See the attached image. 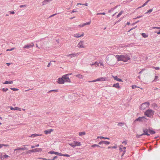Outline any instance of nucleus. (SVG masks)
<instances>
[{"instance_id":"obj_1","label":"nucleus","mask_w":160,"mask_h":160,"mask_svg":"<svg viewBox=\"0 0 160 160\" xmlns=\"http://www.w3.org/2000/svg\"><path fill=\"white\" fill-rule=\"evenodd\" d=\"M118 61H122L125 62L130 59V56L128 54H126L122 55H117L115 56Z\"/></svg>"},{"instance_id":"obj_2","label":"nucleus","mask_w":160,"mask_h":160,"mask_svg":"<svg viewBox=\"0 0 160 160\" xmlns=\"http://www.w3.org/2000/svg\"><path fill=\"white\" fill-rule=\"evenodd\" d=\"M143 133L141 134V135L149 136L150 134H153L155 132L150 129H143Z\"/></svg>"},{"instance_id":"obj_3","label":"nucleus","mask_w":160,"mask_h":160,"mask_svg":"<svg viewBox=\"0 0 160 160\" xmlns=\"http://www.w3.org/2000/svg\"><path fill=\"white\" fill-rule=\"evenodd\" d=\"M154 111L151 109H148L144 112V115L149 118L152 117L154 113Z\"/></svg>"},{"instance_id":"obj_4","label":"nucleus","mask_w":160,"mask_h":160,"mask_svg":"<svg viewBox=\"0 0 160 160\" xmlns=\"http://www.w3.org/2000/svg\"><path fill=\"white\" fill-rule=\"evenodd\" d=\"M149 105L150 103L148 102L143 103L141 105L140 109L141 110H144L148 108Z\"/></svg>"},{"instance_id":"obj_5","label":"nucleus","mask_w":160,"mask_h":160,"mask_svg":"<svg viewBox=\"0 0 160 160\" xmlns=\"http://www.w3.org/2000/svg\"><path fill=\"white\" fill-rule=\"evenodd\" d=\"M69 144L73 148H74L76 146H79L80 145V142L74 141L72 142L69 143Z\"/></svg>"},{"instance_id":"obj_6","label":"nucleus","mask_w":160,"mask_h":160,"mask_svg":"<svg viewBox=\"0 0 160 160\" xmlns=\"http://www.w3.org/2000/svg\"><path fill=\"white\" fill-rule=\"evenodd\" d=\"M119 150L120 152H122V154L121 157H122L126 152V148L125 147H123L122 145H120L119 146Z\"/></svg>"},{"instance_id":"obj_7","label":"nucleus","mask_w":160,"mask_h":160,"mask_svg":"<svg viewBox=\"0 0 160 160\" xmlns=\"http://www.w3.org/2000/svg\"><path fill=\"white\" fill-rule=\"evenodd\" d=\"M107 78L105 77H102L100 78H98V79L92 81L91 82H94L97 81H107Z\"/></svg>"},{"instance_id":"obj_8","label":"nucleus","mask_w":160,"mask_h":160,"mask_svg":"<svg viewBox=\"0 0 160 160\" xmlns=\"http://www.w3.org/2000/svg\"><path fill=\"white\" fill-rule=\"evenodd\" d=\"M68 76L69 74H66L62 76L65 82H70L71 81L68 77Z\"/></svg>"},{"instance_id":"obj_9","label":"nucleus","mask_w":160,"mask_h":160,"mask_svg":"<svg viewBox=\"0 0 160 160\" xmlns=\"http://www.w3.org/2000/svg\"><path fill=\"white\" fill-rule=\"evenodd\" d=\"M57 82L59 84H63L65 82V81L62 77L61 78H58L57 81Z\"/></svg>"},{"instance_id":"obj_10","label":"nucleus","mask_w":160,"mask_h":160,"mask_svg":"<svg viewBox=\"0 0 160 160\" xmlns=\"http://www.w3.org/2000/svg\"><path fill=\"white\" fill-rule=\"evenodd\" d=\"M34 46V44L33 43L28 44L27 45H25L23 47L24 48H30Z\"/></svg>"},{"instance_id":"obj_11","label":"nucleus","mask_w":160,"mask_h":160,"mask_svg":"<svg viewBox=\"0 0 160 160\" xmlns=\"http://www.w3.org/2000/svg\"><path fill=\"white\" fill-rule=\"evenodd\" d=\"M79 54L78 53H72L71 54L68 55L67 56L68 57H70L71 58H73L76 56H77Z\"/></svg>"},{"instance_id":"obj_12","label":"nucleus","mask_w":160,"mask_h":160,"mask_svg":"<svg viewBox=\"0 0 160 160\" xmlns=\"http://www.w3.org/2000/svg\"><path fill=\"white\" fill-rule=\"evenodd\" d=\"M95 63H96V65H97V66L98 67L100 66H103V67H104V64L103 62L102 61L100 62H95Z\"/></svg>"},{"instance_id":"obj_13","label":"nucleus","mask_w":160,"mask_h":160,"mask_svg":"<svg viewBox=\"0 0 160 160\" xmlns=\"http://www.w3.org/2000/svg\"><path fill=\"white\" fill-rule=\"evenodd\" d=\"M159 77L157 75H155L153 78H152V82H156L158 80H159Z\"/></svg>"},{"instance_id":"obj_14","label":"nucleus","mask_w":160,"mask_h":160,"mask_svg":"<svg viewBox=\"0 0 160 160\" xmlns=\"http://www.w3.org/2000/svg\"><path fill=\"white\" fill-rule=\"evenodd\" d=\"M52 131V129H50L44 131V132L46 134H50Z\"/></svg>"},{"instance_id":"obj_15","label":"nucleus","mask_w":160,"mask_h":160,"mask_svg":"<svg viewBox=\"0 0 160 160\" xmlns=\"http://www.w3.org/2000/svg\"><path fill=\"white\" fill-rule=\"evenodd\" d=\"M42 134H33L32 135L29 137L31 138H34L35 137L38 136H42Z\"/></svg>"},{"instance_id":"obj_16","label":"nucleus","mask_w":160,"mask_h":160,"mask_svg":"<svg viewBox=\"0 0 160 160\" xmlns=\"http://www.w3.org/2000/svg\"><path fill=\"white\" fill-rule=\"evenodd\" d=\"M112 87L117 88H120L119 84L118 83L113 84L112 85Z\"/></svg>"},{"instance_id":"obj_17","label":"nucleus","mask_w":160,"mask_h":160,"mask_svg":"<svg viewBox=\"0 0 160 160\" xmlns=\"http://www.w3.org/2000/svg\"><path fill=\"white\" fill-rule=\"evenodd\" d=\"M33 150V152H41L42 150V149L40 148H36Z\"/></svg>"},{"instance_id":"obj_18","label":"nucleus","mask_w":160,"mask_h":160,"mask_svg":"<svg viewBox=\"0 0 160 160\" xmlns=\"http://www.w3.org/2000/svg\"><path fill=\"white\" fill-rule=\"evenodd\" d=\"M113 77L115 80L118 81L122 82V80L120 78H118L117 76H113Z\"/></svg>"},{"instance_id":"obj_19","label":"nucleus","mask_w":160,"mask_h":160,"mask_svg":"<svg viewBox=\"0 0 160 160\" xmlns=\"http://www.w3.org/2000/svg\"><path fill=\"white\" fill-rule=\"evenodd\" d=\"M91 23V22H88L84 23L82 25H81V27H83L85 25H89Z\"/></svg>"},{"instance_id":"obj_20","label":"nucleus","mask_w":160,"mask_h":160,"mask_svg":"<svg viewBox=\"0 0 160 160\" xmlns=\"http://www.w3.org/2000/svg\"><path fill=\"white\" fill-rule=\"evenodd\" d=\"M52 0H44L42 2V4L43 5L46 4Z\"/></svg>"},{"instance_id":"obj_21","label":"nucleus","mask_w":160,"mask_h":160,"mask_svg":"<svg viewBox=\"0 0 160 160\" xmlns=\"http://www.w3.org/2000/svg\"><path fill=\"white\" fill-rule=\"evenodd\" d=\"M13 83V82L11 81H6L5 82L3 83L4 84H12Z\"/></svg>"},{"instance_id":"obj_22","label":"nucleus","mask_w":160,"mask_h":160,"mask_svg":"<svg viewBox=\"0 0 160 160\" xmlns=\"http://www.w3.org/2000/svg\"><path fill=\"white\" fill-rule=\"evenodd\" d=\"M144 118L143 117H139L137 118L135 120V121H143V120H142V118Z\"/></svg>"},{"instance_id":"obj_23","label":"nucleus","mask_w":160,"mask_h":160,"mask_svg":"<svg viewBox=\"0 0 160 160\" xmlns=\"http://www.w3.org/2000/svg\"><path fill=\"white\" fill-rule=\"evenodd\" d=\"M28 146V145H23V146L24 147L22 148V150L24 151V150H28V148L25 147V146Z\"/></svg>"},{"instance_id":"obj_24","label":"nucleus","mask_w":160,"mask_h":160,"mask_svg":"<svg viewBox=\"0 0 160 160\" xmlns=\"http://www.w3.org/2000/svg\"><path fill=\"white\" fill-rule=\"evenodd\" d=\"M91 147L92 148H94L95 147H100L101 148L100 146H99L98 145L96 144H94L93 145H91Z\"/></svg>"},{"instance_id":"obj_25","label":"nucleus","mask_w":160,"mask_h":160,"mask_svg":"<svg viewBox=\"0 0 160 160\" xmlns=\"http://www.w3.org/2000/svg\"><path fill=\"white\" fill-rule=\"evenodd\" d=\"M73 36H74V37H76L77 38H78L80 37V35L79 33L74 34L73 35Z\"/></svg>"},{"instance_id":"obj_26","label":"nucleus","mask_w":160,"mask_h":160,"mask_svg":"<svg viewBox=\"0 0 160 160\" xmlns=\"http://www.w3.org/2000/svg\"><path fill=\"white\" fill-rule=\"evenodd\" d=\"M9 145L8 144H0V148H2L3 146L8 147Z\"/></svg>"},{"instance_id":"obj_27","label":"nucleus","mask_w":160,"mask_h":160,"mask_svg":"<svg viewBox=\"0 0 160 160\" xmlns=\"http://www.w3.org/2000/svg\"><path fill=\"white\" fill-rule=\"evenodd\" d=\"M111 58V57L110 56H108L106 58V61H108L109 59Z\"/></svg>"},{"instance_id":"obj_28","label":"nucleus","mask_w":160,"mask_h":160,"mask_svg":"<svg viewBox=\"0 0 160 160\" xmlns=\"http://www.w3.org/2000/svg\"><path fill=\"white\" fill-rule=\"evenodd\" d=\"M142 35L144 38H147L148 37V35L145 33H142Z\"/></svg>"},{"instance_id":"obj_29","label":"nucleus","mask_w":160,"mask_h":160,"mask_svg":"<svg viewBox=\"0 0 160 160\" xmlns=\"http://www.w3.org/2000/svg\"><path fill=\"white\" fill-rule=\"evenodd\" d=\"M85 47H86L85 45L82 43V42H81V48H84Z\"/></svg>"},{"instance_id":"obj_30","label":"nucleus","mask_w":160,"mask_h":160,"mask_svg":"<svg viewBox=\"0 0 160 160\" xmlns=\"http://www.w3.org/2000/svg\"><path fill=\"white\" fill-rule=\"evenodd\" d=\"M58 92V90L55 89L50 90L48 91V92Z\"/></svg>"},{"instance_id":"obj_31","label":"nucleus","mask_w":160,"mask_h":160,"mask_svg":"<svg viewBox=\"0 0 160 160\" xmlns=\"http://www.w3.org/2000/svg\"><path fill=\"white\" fill-rule=\"evenodd\" d=\"M0 160H2V158H3V155L2 154V153H0Z\"/></svg>"},{"instance_id":"obj_32","label":"nucleus","mask_w":160,"mask_h":160,"mask_svg":"<svg viewBox=\"0 0 160 160\" xmlns=\"http://www.w3.org/2000/svg\"><path fill=\"white\" fill-rule=\"evenodd\" d=\"M56 155H58L59 156H62L63 154H62L61 153L58 152H56Z\"/></svg>"},{"instance_id":"obj_33","label":"nucleus","mask_w":160,"mask_h":160,"mask_svg":"<svg viewBox=\"0 0 160 160\" xmlns=\"http://www.w3.org/2000/svg\"><path fill=\"white\" fill-rule=\"evenodd\" d=\"M123 13V11H121L117 15V18H118L119 17L122 13Z\"/></svg>"},{"instance_id":"obj_34","label":"nucleus","mask_w":160,"mask_h":160,"mask_svg":"<svg viewBox=\"0 0 160 160\" xmlns=\"http://www.w3.org/2000/svg\"><path fill=\"white\" fill-rule=\"evenodd\" d=\"M103 143L106 145H109L110 144V142L107 141H103Z\"/></svg>"},{"instance_id":"obj_35","label":"nucleus","mask_w":160,"mask_h":160,"mask_svg":"<svg viewBox=\"0 0 160 160\" xmlns=\"http://www.w3.org/2000/svg\"><path fill=\"white\" fill-rule=\"evenodd\" d=\"M32 152H33V149L28 151L26 152V153H31Z\"/></svg>"},{"instance_id":"obj_36","label":"nucleus","mask_w":160,"mask_h":160,"mask_svg":"<svg viewBox=\"0 0 160 160\" xmlns=\"http://www.w3.org/2000/svg\"><path fill=\"white\" fill-rule=\"evenodd\" d=\"M22 150V149L21 147H18L14 150V151H17V150Z\"/></svg>"},{"instance_id":"obj_37","label":"nucleus","mask_w":160,"mask_h":160,"mask_svg":"<svg viewBox=\"0 0 160 160\" xmlns=\"http://www.w3.org/2000/svg\"><path fill=\"white\" fill-rule=\"evenodd\" d=\"M147 4V2H145V3H144L142 6L140 7H139V8H142V7H144V6H145V5H146Z\"/></svg>"},{"instance_id":"obj_38","label":"nucleus","mask_w":160,"mask_h":160,"mask_svg":"<svg viewBox=\"0 0 160 160\" xmlns=\"http://www.w3.org/2000/svg\"><path fill=\"white\" fill-rule=\"evenodd\" d=\"M3 159L7 158H8L9 157V156L8 155L6 154L3 155Z\"/></svg>"},{"instance_id":"obj_39","label":"nucleus","mask_w":160,"mask_h":160,"mask_svg":"<svg viewBox=\"0 0 160 160\" xmlns=\"http://www.w3.org/2000/svg\"><path fill=\"white\" fill-rule=\"evenodd\" d=\"M56 152H54V151H51L49 152L48 153H50V154H56Z\"/></svg>"},{"instance_id":"obj_40","label":"nucleus","mask_w":160,"mask_h":160,"mask_svg":"<svg viewBox=\"0 0 160 160\" xmlns=\"http://www.w3.org/2000/svg\"><path fill=\"white\" fill-rule=\"evenodd\" d=\"M2 90L4 92H6L8 90V88H2Z\"/></svg>"},{"instance_id":"obj_41","label":"nucleus","mask_w":160,"mask_h":160,"mask_svg":"<svg viewBox=\"0 0 160 160\" xmlns=\"http://www.w3.org/2000/svg\"><path fill=\"white\" fill-rule=\"evenodd\" d=\"M10 89L14 91H17L18 90V88H11Z\"/></svg>"},{"instance_id":"obj_42","label":"nucleus","mask_w":160,"mask_h":160,"mask_svg":"<svg viewBox=\"0 0 160 160\" xmlns=\"http://www.w3.org/2000/svg\"><path fill=\"white\" fill-rule=\"evenodd\" d=\"M118 126H122L123 125V123L122 122H119L118 124Z\"/></svg>"},{"instance_id":"obj_43","label":"nucleus","mask_w":160,"mask_h":160,"mask_svg":"<svg viewBox=\"0 0 160 160\" xmlns=\"http://www.w3.org/2000/svg\"><path fill=\"white\" fill-rule=\"evenodd\" d=\"M15 110H18L19 111H20L21 110V108H18V107H16L15 108Z\"/></svg>"},{"instance_id":"obj_44","label":"nucleus","mask_w":160,"mask_h":160,"mask_svg":"<svg viewBox=\"0 0 160 160\" xmlns=\"http://www.w3.org/2000/svg\"><path fill=\"white\" fill-rule=\"evenodd\" d=\"M152 10H153L152 9H150L147 12L145 13H150L152 11Z\"/></svg>"},{"instance_id":"obj_45","label":"nucleus","mask_w":160,"mask_h":160,"mask_svg":"<svg viewBox=\"0 0 160 160\" xmlns=\"http://www.w3.org/2000/svg\"><path fill=\"white\" fill-rule=\"evenodd\" d=\"M101 139H108L109 140L110 139L108 138H107V137H104L103 136H101Z\"/></svg>"},{"instance_id":"obj_46","label":"nucleus","mask_w":160,"mask_h":160,"mask_svg":"<svg viewBox=\"0 0 160 160\" xmlns=\"http://www.w3.org/2000/svg\"><path fill=\"white\" fill-rule=\"evenodd\" d=\"M58 158V157L57 156H54L53 158L52 159H49L48 160H54L56 159H57V158Z\"/></svg>"},{"instance_id":"obj_47","label":"nucleus","mask_w":160,"mask_h":160,"mask_svg":"<svg viewBox=\"0 0 160 160\" xmlns=\"http://www.w3.org/2000/svg\"><path fill=\"white\" fill-rule=\"evenodd\" d=\"M152 68L155 69L156 70H158L160 68L159 67H152Z\"/></svg>"},{"instance_id":"obj_48","label":"nucleus","mask_w":160,"mask_h":160,"mask_svg":"<svg viewBox=\"0 0 160 160\" xmlns=\"http://www.w3.org/2000/svg\"><path fill=\"white\" fill-rule=\"evenodd\" d=\"M132 89H134L136 88H140L139 87L137 86L136 85H133L132 86Z\"/></svg>"},{"instance_id":"obj_49","label":"nucleus","mask_w":160,"mask_h":160,"mask_svg":"<svg viewBox=\"0 0 160 160\" xmlns=\"http://www.w3.org/2000/svg\"><path fill=\"white\" fill-rule=\"evenodd\" d=\"M15 49V48H12L11 49H7L6 50L7 51H12V50H14Z\"/></svg>"},{"instance_id":"obj_50","label":"nucleus","mask_w":160,"mask_h":160,"mask_svg":"<svg viewBox=\"0 0 160 160\" xmlns=\"http://www.w3.org/2000/svg\"><path fill=\"white\" fill-rule=\"evenodd\" d=\"M27 6V5H21L20 6V7L21 8H23V7L26 8Z\"/></svg>"},{"instance_id":"obj_51","label":"nucleus","mask_w":160,"mask_h":160,"mask_svg":"<svg viewBox=\"0 0 160 160\" xmlns=\"http://www.w3.org/2000/svg\"><path fill=\"white\" fill-rule=\"evenodd\" d=\"M143 135H141V134H137L136 135V137L137 138H140L141 136H142Z\"/></svg>"},{"instance_id":"obj_52","label":"nucleus","mask_w":160,"mask_h":160,"mask_svg":"<svg viewBox=\"0 0 160 160\" xmlns=\"http://www.w3.org/2000/svg\"><path fill=\"white\" fill-rule=\"evenodd\" d=\"M85 132H81V136L85 135Z\"/></svg>"},{"instance_id":"obj_53","label":"nucleus","mask_w":160,"mask_h":160,"mask_svg":"<svg viewBox=\"0 0 160 160\" xmlns=\"http://www.w3.org/2000/svg\"><path fill=\"white\" fill-rule=\"evenodd\" d=\"M152 29H160V27H153L152 28Z\"/></svg>"},{"instance_id":"obj_54","label":"nucleus","mask_w":160,"mask_h":160,"mask_svg":"<svg viewBox=\"0 0 160 160\" xmlns=\"http://www.w3.org/2000/svg\"><path fill=\"white\" fill-rule=\"evenodd\" d=\"M62 156H66V157H70V155L68 154H63Z\"/></svg>"},{"instance_id":"obj_55","label":"nucleus","mask_w":160,"mask_h":160,"mask_svg":"<svg viewBox=\"0 0 160 160\" xmlns=\"http://www.w3.org/2000/svg\"><path fill=\"white\" fill-rule=\"evenodd\" d=\"M102 143H103V141H102L98 142V144L101 145Z\"/></svg>"},{"instance_id":"obj_56","label":"nucleus","mask_w":160,"mask_h":160,"mask_svg":"<svg viewBox=\"0 0 160 160\" xmlns=\"http://www.w3.org/2000/svg\"><path fill=\"white\" fill-rule=\"evenodd\" d=\"M39 159H42V160H48V159H47L45 158H38Z\"/></svg>"},{"instance_id":"obj_57","label":"nucleus","mask_w":160,"mask_h":160,"mask_svg":"<svg viewBox=\"0 0 160 160\" xmlns=\"http://www.w3.org/2000/svg\"><path fill=\"white\" fill-rule=\"evenodd\" d=\"M15 13V12L14 11H10V14H14Z\"/></svg>"},{"instance_id":"obj_58","label":"nucleus","mask_w":160,"mask_h":160,"mask_svg":"<svg viewBox=\"0 0 160 160\" xmlns=\"http://www.w3.org/2000/svg\"><path fill=\"white\" fill-rule=\"evenodd\" d=\"M10 109L12 110H15V108H13L12 107H10Z\"/></svg>"},{"instance_id":"obj_59","label":"nucleus","mask_w":160,"mask_h":160,"mask_svg":"<svg viewBox=\"0 0 160 160\" xmlns=\"http://www.w3.org/2000/svg\"><path fill=\"white\" fill-rule=\"evenodd\" d=\"M143 117L144 118H142V120H143V121H145V120L146 119V118L145 117Z\"/></svg>"},{"instance_id":"obj_60","label":"nucleus","mask_w":160,"mask_h":160,"mask_svg":"<svg viewBox=\"0 0 160 160\" xmlns=\"http://www.w3.org/2000/svg\"><path fill=\"white\" fill-rule=\"evenodd\" d=\"M122 143H124L125 145L127 144V142L126 141H124Z\"/></svg>"},{"instance_id":"obj_61","label":"nucleus","mask_w":160,"mask_h":160,"mask_svg":"<svg viewBox=\"0 0 160 160\" xmlns=\"http://www.w3.org/2000/svg\"><path fill=\"white\" fill-rule=\"evenodd\" d=\"M95 64H96V63H95V62L94 63H92L91 64V66H92L93 65H95Z\"/></svg>"},{"instance_id":"obj_62","label":"nucleus","mask_w":160,"mask_h":160,"mask_svg":"<svg viewBox=\"0 0 160 160\" xmlns=\"http://www.w3.org/2000/svg\"><path fill=\"white\" fill-rule=\"evenodd\" d=\"M152 105L154 107H157V104L155 103H153Z\"/></svg>"},{"instance_id":"obj_63","label":"nucleus","mask_w":160,"mask_h":160,"mask_svg":"<svg viewBox=\"0 0 160 160\" xmlns=\"http://www.w3.org/2000/svg\"><path fill=\"white\" fill-rule=\"evenodd\" d=\"M56 15V13H55V14H52V15H51V16H50L49 17V18H50V17H53V16H55Z\"/></svg>"},{"instance_id":"obj_64","label":"nucleus","mask_w":160,"mask_h":160,"mask_svg":"<svg viewBox=\"0 0 160 160\" xmlns=\"http://www.w3.org/2000/svg\"><path fill=\"white\" fill-rule=\"evenodd\" d=\"M155 33H157V34L159 35V34H160V30H159V31L158 32H155Z\"/></svg>"}]
</instances>
